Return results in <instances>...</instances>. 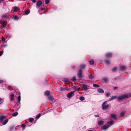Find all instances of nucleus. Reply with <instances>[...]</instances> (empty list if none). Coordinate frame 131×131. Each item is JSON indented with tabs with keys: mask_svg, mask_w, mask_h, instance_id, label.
<instances>
[{
	"mask_svg": "<svg viewBox=\"0 0 131 131\" xmlns=\"http://www.w3.org/2000/svg\"><path fill=\"white\" fill-rule=\"evenodd\" d=\"M114 121L112 120H110V121L107 122V124H106L102 127V129L104 130H106L113 124Z\"/></svg>",
	"mask_w": 131,
	"mask_h": 131,
	"instance_id": "obj_1",
	"label": "nucleus"
},
{
	"mask_svg": "<svg viewBox=\"0 0 131 131\" xmlns=\"http://www.w3.org/2000/svg\"><path fill=\"white\" fill-rule=\"evenodd\" d=\"M107 102V101H105L102 104V107L103 110H105L108 107V105L106 104Z\"/></svg>",
	"mask_w": 131,
	"mask_h": 131,
	"instance_id": "obj_2",
	"label": "nucleus"
},
{
	"mask_svg": "<svg viewBox=\"0 0 131 131\" xmlns=\"http://www.w3.org/2000/svg\"><path fill=\"white\" fill-rule=\"evenodd\" d=\"M7 21L6 20H1V28H5L7 25Z\"/></svg>",
	"mask_w": 131,
	"mask_h": 131,
	"instance_id": "obj_3",
	"label": "nucleus"
},
{
	"mask_svg": "<svg viewBox=\"0 0 131 131\" xmlns=\"http://www.w3.org/2000/svg\"><path fill=\"white\" fill-rule=\"evenodd\" d=\"M82 71L81 69H80L79 71L77 73V75L78 76V77L79 79H81L82 78Z\"/></svg>",
	"mask_w": 131,
	"mask_h": 131,
	"instance_id": "obj_4",
	"label": "nucleus"
},
{
	"mask_svg": "<svg viewBox=\"0 0 131 131\" xmlns=\"http://www.w3.org/2000/svg\"><path fill=\"white\" fill-rule=\"evenodd\" d=\"M74 91L71 92L70 93H69L68 94L67 96L69 99L71 98L74 96Z\"/></svg>",
	"mask_w": 131,
	"mask_h": 131,
	"instance_id": "obj_5",
	"label": "nucleus"
},
{
	"mask_svg": "<svg viewBox=\"0 0 131 131\" xmlns=\"http://www.w3.org/2000/svg\"><path fill=\"white\" fill-rule=\"evenodd\" d=\"M89 86L85 84H84L82 86V88L83 89V90L85 91H86L88 89H89Z\"/></svg>",
	"mask_w": 131,
	"mask_h": 131,
	"instance_id": "obj_6",
	"label": "nucleus"
},
{
	"mask_svg": "<svg viewBox=\"0 0 131 131\" xmlns=\"http://www.w3.org/2000/svg\"><path fill=\"white\" fill-rule=\"evenodd\" d=\"M8 119H6L4 121H2V122H1V125L2 126L5 125L8 122Z\"/></svg>",
	"mask_w": 131,
	"mask_h": 131,
	"instance_id": "obj_7",
	"label": "nucleus"
},
{
	"mask_svg": "<svg viewBox=\"0 0 131 131\" xmlns=\"http://www.w3.org/2000/svg\"><path fill=\"white\" fill-rule=\"evenodd\" d=\"M125 95H123L121 96H119L117 99L118 100H123L125 98Z\"/></svg>",
	"mask_w": 131,
	"mask_h": 131,
	"instance_id": "obj_8",
	"label": "nucleus"
},
{
	"mask_svg": "<svg viewBox=\"0 0 131 131\" xmlns=\"http://www.w3.org/2000/svg\"><path fill=\"white\" fill-rule=\"evenodd\" d=\"M126 68L124 66H121L119 67V70L121 71L126 70Z\"/></svg>",
	"mask_w": 131,
	"mask_h": 131,
	"instance_id": "obj_9",
	"label": "nucleus"
},
{
	"mask_svg": "<svg viewBox=\"0 0 131 131\" xmlns=\"http://www.w3.org/2000/svg\"><path fill=\"white\" fill-rule=\"evenodd\" d=\"M2 17L7 19L9 17V15L8 14H5L3 15L2 16Z\"/></svg>",
	"mask_w": 131,
	"mask_h": 131,
	"instance_id": "obj_10",
	"label": "nucleus"
},
{
	"mask_svg": "<svg viewBox=\"0 0 131 131\" xmlns=\"http://www.w3.org/2000/svg\"><path fill=\"white\" fill-rule=\"evenodd\" d=\"M63 81L65 83L68 84L70 82V80L68 78L64 79L63 80Z\"/></svg>",
	"mask_w": 131,
	"mask_h": 131,
	"instance_id": "obj_11",
	"label": "nucleus"
},
{
	"mask_svg": "<svg viewBox=\"0 0 131 131\" xmlns=\"http://www.w3.org/2000/svg\"><path fill=\"white\" fill-rule=\"evenodd\" d=\"M42 4V2L41 1H38L36 3V5L38 7L41 6Z\"/></svg>",
	"mask_w": 131,
	"mask_h": 131,
	"instance_id": "obj_12",
	"label": "nucleus"
},
{
	"mask_svg": "<svg viewBox=\"0 0 131 131\" xmlns=\"http://www.w3.org/2000/svg\"><path fill=\"white\" fill-rule=\"evenodd\" d=\"M111 117L112 118H113L115 120L117 119V118L116 115L114 114H112L111 115Z\"/></svg>",
	"mask_w": 131,
	"mask_h": 131,
	"instance_id": "obj_13",
	"label": "nucleus"
},
{
	"mask_svg": "<svg viewBox=\"0 0 131 131\" xmlns=\"http://www.w3.org/2000/svg\"><path fill=\"white\" fill-rule=\"evenodd\" d=\"M2 114V113H1V122H2L3 120L4 119H5L6 117V116H2V115L1 114Z\"/></svg>",
	"mask_w": 131,
	"mask_h": 131,
	"instance_id": "obj_14",
	"label": "nucleus"
},
{
	"mask_svg": "<svg viewBox=\"0 0 131 131\" xmlns=\"http://www.w3.org/2000/svg\"><path fill=\"white\" fill-rule=\"evenodd\" d=\"M97 91L100 93H103L104 92L103 90L101 89H97Z\"/></svg>",
	"mask_w": 131,
	"mask_h": 131,
	"instance_id": "obj_15",
	"label": "nucleus"
},
{
	"mask_svg": "<svg viewBox=\"0 0 131 131\" xmlns=\"http://www.w3.org/2000/svg\"><path fill=\"white\" fill-rule=\"evenodd\" d=\"M13 8L14 9L15 12H17L19 10V8L17 6H14V7Z\"/></svg>",
	"mask_w": 131,
	"mask_h": 131,
	"instance_id": "obj_16",
	"label": "nucleus"
},
{
	"mask_svg": "<svg viewBox=\"0 0 131 131\" xmlns=\"http://www.w3.org/2000/svg\"><path fill=\"white\" fill-rule=\"evenodd\" d=\"M117 97V96L115 95L114 96H113L110 97L108 100V101H110L112 100L113 99H115Z\"/></svg>",
	"mask_w": 131,
	"mask_h": 131,
	"instance_id": "obj_17",
	"label": "nucleus"
},
{
	"mask_svg": "<svg viewBox=\"0 0 131 131\" xmlns=\"http://www.w3.org/2000/svg\"><path fill=\"white\" fill-rule=\"evenodd\" d=\"M112 53L111 52L107 53L106 54V56L109 57L112 56Z\"/></svg>",
	"mask_w": 131,
	"mask_h": 131,
	"instance_id": "obj_18",
	"label": "nucleus"
},
{
	"mask_svg": "<svg viewBox=\"0 0 131 131\" xmlns=\"http://www.w3.org/2000/svg\"><path fill=\"white\" fill-rule=\"evenodd\" d=\"M89 62L90 65L93 64L94 63V61L93 59H91L89 61Z\"/></svg>",
	"mask_w": 131,
	"mask_h": 131,
	"instance_id": "obj_19",
	"label": "nucleus"
},
{
	"mask_svg": "<svg viewBox=\"0 0 131 131\" xmlns=\"http://www.w3.org/2000/svg\"><path fill=\"white\" fill-rule=\"evenodd\" d=\"M3 89H6L8 88V86L7 85H4L3 86H2Z\"/></svg>",
	"mask_w": 131,
	"mask_h": 131,
	"instance_id": "obj_20",
	"label": "nucleus"
},
{
	"mask_svg": "<svg viewBox=\"0 0 131 131\" xmlns=\"http://www.w3.org/2000/svg\"><path fill=\"white\" fill-rule=\"evenodd\" d=\"M73 89L74 90H75L79 91V87L77 86H75L73 87Z\"/></svg>",
	"mask_w": 131,
	"mask_h": 131,
	"instance_id": "obj_21",
	"label": "nucleus"
},
{
	"mask_svg": "<svg viewBox=\"0 0 131 131\" xmlns=\"http://www.w3.org/2000/svg\"><path fill=\"white\" fill-rule=\"evenodd\" d=\"M104 123V122L102 121H100L98 123V124L100 125H102Z\"/></svg>",
	"mask_w": 131,
	"mask_h": 131,
	"instance_id": "obj_22",
	"label": "nucleus"
},
{
	"mask_svg": "<svg viewBox=\"0 0 131 131\" xmlns=\"http://www.w3.org/2000/svg\"><path fill=\"white\" fill-rule=\"evenodd\" d=\"M10 96H11V98L10 99V100L11 101H12L14 99V95L13 94H11L10 95Z\"/></svg>",
	"mask_w": 131,
	"mask_h": 131,
	"instance_id": "obj_23",
	"label": "nucleus"
},
{
	"mask_svg": "<svg viewBox=\"0 0 131 131\" xmlns=\"http://www.w3.org/2000/svg\"><path fill=\"white\" fill-rule=\"evenodd\" d=\"M125 95V97H129L131 96V94L127 93Z\"/></svg>",
	"mask_w": 131,
	"mask_h": 131,
	"instance_id": "obj_24",
	"label": "nucleus"
},
{
	"mask_svg": "<svg viewBox=\"0 0 131 131\" xmlns=\"http://www.w3.org/2000/svg\"><path fill=\"white\" fill-rule=\"evenodd\" d=\"M85 64L81 65L79 67H80L81 69H84L85 67Z\"/></svg>",
	"mask_w": 131,
	"mask_h": 131,
	"instance_id": "obj_25",
	"label": "nucleus"
},
{
	"mask_svg": "<svg viewBox=\"0 0 131 131\" xmlns=\"http://www.w3.org/2000/svg\"><path fill=\"white\" fill-rule=\"evenodd\" d=\"M30 12V11L29 10H27L25 12V14L26 15H28L29 13Z\"/></svg>",
	"mask_w": 131,
	"mask_h": 131,
	"instance_id": "obj_26",
	"label": "nucleus"
},
{
	"mask_svg": "<svg viewBox=\"0 0 131 131\" xmlns=\"http://www.w3.org/2000/svg\"><path fill=\"white\" fill-rule=\"evenodd\" d=\"M13 18L14 20H18V18L17 16L16 15H15L13 17Z\"/></svg>",
	"mask_w": 131,
	"mask_h": 131,
	"instance_id": "obj_27",
	"label": "nucleus"
},
{
	"mask_svg": "<svg viewBox=\"0 0 131 131\" xmlns=\"http://www.w3.org/2000/svg\"><path fill=\"white\" fill-rule=\"evenodd\" d=\"M48 99L50 101H53V97L52 96H50L49 97Z\"/></svg>",
	"mask_w": 131,
	"mask_h": 131,
	"instance_id": "obj_28",
	"label": "nucleus"
},
{
	"mask_svg": "<svg viewBox=\"0 0 131 131\" xmlns=\"http://www.w3.org/2000/svg\"><path fill=\"white\" fill-rule=\"evenodd\" d=\"M125 112L123 111L121 112L120 114V115L121 117H123L125 114Z\"/></svg>",
	"mask_w": 131,
	"mask_h": 131,
	"instance_id": "obj_29",
	"label": "nucleus"
},
{
	"mask_svg": "<svg viewBox=\"0 0 131 131\" xmlns=\"http://www.w3.org/2000/svg\"><path fill=\"white\" fill-rule=\"evenodd\" d=\"M117 69V68L115 67L112 70V71L114 72L116 71Z\"/></svg>",
	"mask_w": 131,
	"mask_h": 131,
	"instance_id": "obj_30",
	"label": "nucleus"
},
{
	"mask_svg": "<svg viewBox=\"0 0 131 131\" xmlns=\"http://www.w3.org/2000/svg\"><path fill=\"white\" fill-rule=\"evenodd\" d=\"M44 93L45 95H48L50 94V92L47 91L45 92Z\"/></svg>",
	"mask_w": 131,
	"mask_h": 131,
	"instance_id": "obj_31",
	"label": "nucleus"
},
{
	"mask_svg": "<svg viewBox=\"0 0 131 131\" xmlns=\"http://www.w3.org/2000/svg\"><path fill=\"white\" fill-rule=\"evenodd\" d=\"M59 90L60 91H65L66 90L65 88H63L62 87H60L59 88Z\"/></svg>",
	"mask_w": 131,
	"mask_h": 131,
	"instance_id": "obj_32",
	"label": "nucleus"
},
{
	"mask_svg": "<svg viewBox=\"0 0 131 131\" xmlns=\"http://www.w3.org/2000/svg\"><path fill=\"white\" fill-rule=\"evenodd\" d=\"M18 114V113L17 112H15L13 113L12 114V116H16Z\"/></svg>",
	"mask_w": 131,
	"mask_h": 131,
	"instance_id": "obj_33",
	"label": "nucleus"
},
{
	"mask_svg": "<svg viewBox=\"0 0 131 131\" xmlns=\"http://www.w3.org/2000/svg\"><path fill=\"white\" fill-rule=\"evenodd\" d=\"M105 63L107 64L108 65L110 64V61L108 60H106L105 61Z\"/></svg>",
	"mask_w": 131,
	"mask_h": 131,
	"instance_id": "obj_34",
	"label": "nucleus"
},
{
	"mask_svg": "<svg viewBox=\"0 0 131 131\" xmlns=\"http://www.w3.org/2000/svg\"><path fill=\"white\" fill-rule=\"evenodd\" d=\"M93 87H97L98 88H99L100 87V86L99 85H98L96 84H93Z\"/></svg>",
	"mask_w": 131,
	"mask_h": 131,
	"instance_id": "obj_35",
	"label": "nucleus"
},
{
	"mask_svg": "<svg viewBox=\"0 0 131 131\" xmlns=\"http://www.w3.org/2000/svg\"><path fill=\"white\" fill-rule=\"evenodd\" d=\"M21 97L20 95H19L18 97V102H20V101Z\"/></svg>",
	"mask_w": 131,
	"mask_h": 131,
	"instance_id": "obj_36",
	"label": "nucleus"
},
{
	"mask_svg": "<svg viewBox=\"0 0 131 131\" xmlns=\"http://www.w3.org/2000/svg\"><path fill=\"white\" fill-rule=\"evenodd\" d=\"M34 118H30L29 119V122H32L33 121H34Z\"/></svg>",
	"mask_w": 131,
	"mask_h": 131,
	"instance_id": "obj_37",
	"label": "nucleus"
},
{
	"mask_svg": "<svg viewBox=\"0 0 131 131\" xmlns=\"http://www.w3.org/2000/svg\"><path fill=\"white\" fill-rule=\"evenodd\" d=\"M89 79H92L94 78L93 77L91 74H90L89 75Z\"/></svg>",
	"mask_w": 131,
	"mask_h": 131,
	"instance_id": "obj_38",
	"label": "nucleus"
},
{
	"mask_svg": "<svg viewBox=\"0 0 131 131\" xmlns=\"http://www.w3.org/2000/svg\"><path fill=\"white\" fill-rule=\"evenodd\" d=\"M21 127L22 128H24V129H23V130L26 127V125L25 124H22L21 125Z\"/></svg>",
	"mask_w": 131,
	"mask_h": 131,
	"instance_id": "obj_39",
	"label": "nucleus"
},
{
	"mask_svg": "<svg viewBox=\"0 0 131 131\" xmlns=\"http://www.w3.org/2000/svg\"><path fill=\"white\" fill-rule=\"evenodd\" d=\"M103 80L104 81L106 82H107L108 81V79L107 78H104L103 79Z\"/></svg>",
	"mask_w": 131,
	"mask_h": 131,
	"instance_id": "obj_40",
	"label": "nucleus"
},
{
	"mask_svg": "<svg viewBox=\"0 0 131 131\" xmlns=\"http://www.w3.org/2000/svg\"><path fill=\"white\" fill-rule=\"evenodd\" d=\"M41 114H38L36 117V118L38 119L40 116H41Z\"/></svg>",
	"mask_w": 131,
	"mask_h": 131,
	"instance_id": "obj_41",
	"label": "nucleus"
},
{
	"mask_svg": "<svg viewBox=\"0 0 131 131\" xmlns=\"http://www.w3.org/2000/svg\"><path fill=\"white\" fill-rule=\"evenodd\" d=\"M84 98L83 96H81L80 98V100L81 101H83L84 100Z\"/></svg>",
	"mask_w": 131,
	"mask_h": 131,
	"instance_id": "obj_42",
	"label": "nucleus"
},
{
	"mask_svg": "<svg viewBox=\"0 0 131 131\" xmlns=\"http://www.w3.org/2000/svg\"><path fill=\"white\" fill-rule=\"evenodd\" d=\"M45 0V3L46 4H47L50 2V1L49 0Z\"/></svg>",
	"mask_w": 131,
	"mask_h": 131,
	"instance_id": "obj_43",
	"label": "nucleus"
},
{
	"mask_svg": "<svg viewBox=\"0 0 131 131\" xmlns=\"http://www.w3.org/2000/svg\"><path fill=\"white\" fill-rule=\"evenodd\" d=\"M2 41L3 42H5V38L3 37H2Z\"/></svg>",
	"mask_w": 131,
	"mask_h": 131,
	"instance_id": "obj_44",
	"label": "nucleus"
},
{
	"mask_svg": "<svg viewBox=\"0 0 131 131\" xmlns=\"http://www.w3.org/2000/svg\"><path fill=\"white\" fill-rule=\"evenodd\" d=\"M72 80L73 81H74L76 80V78L75 76L73 77L72 78Z\"/></svg>",
	"mask_w": 131,
	"mask_h": 131,
	"instance_id": "obj_45",
	"label": "nucleus"
},
{
	"mask_svg": "<svg viewBox=\"0 0 131 131\" xmlns=\"http://www.w3.org/2000/svg\"><path fill=\"white\" fill-rule=\"evenodd\" d=\"M110 93H108L106 94V95L107 97H108L110 96Z\"/></svg>",
	"mask_w": 131,
	"mask_h": 131,
	"instance_id": "obj_46",
	"label": "nucleus"
},
{
	"mask_svg": "<svg viewBox=\"0 0 131 131\" xmlns=\"http://www.w3.org/2000/svg\"><path fill=\"white\" fill-rule=\"evenodd\" d=\"M94 116L96 117H99V115L98 114H96V115H94Z\"/></svg>",
	"mask_w": 131,
	"mask_h": 131,
	"instance_id": "obj_47",
	"label": "nucleus"
},
{
	"mask_svg": "<svg viewBox=\"0 0 131 131\" xmlns=\"http://www.w3.org/2000/svg\"><path fill=\"white\" fill-rule=\"evenodd\" d=\"M31 1L34 3H35L36 2V0H31Z\"/></svg>",
	"mask_w": 131,
	"mask_h": 131,
	"instance_id": "obj_48",
	"label": "nucleus"
},
{
	"mask_svg": "<svg viewBox=\"0 0 131 131\" xmlns=\"http://www.w3.org/2000/svg\"><path fill=\"white\" fill-rule=\"evenodd\" d=\"M71 68L73 69H74L75 68V67L74 66H71Z\"/></svg>",
	"mask_w": 131,
	"mask_h": 131,
	"instance_id": "obj_49",
	"label": "nucleus"
},
{
	"mask_svg": "<svg viewBox=\"0 0 131 131\" xmlns=\"http://www.w3.org/2000/svg\"><path fill=\"white\" fill-rule=\"evenodd\" d=\"M3 52L2 51H1V56L3 54Z\"/></svg>",
	"mask_w": 131,
	"mask_h": 131,
	"instance_id": "obj_50",
	"label": "nucleus"
},
{
	"mask_svg": "<svg viewBox=\"0 0 131 131\" xmlns=\"http://www.w3.org/2000/svg\"><path fill=\"white\" fill-rule=\"evenodd\" d=\"M0 100H1V103H2L3 102V100H2V99H0Z\"/></svg>",
	"mask_w": 131,
	"mask_h": 131,
	"instance_id": "obj_51",
	"label": "nucleus"
},
{
	"mask_svg": "<svg viewBox=\"0 0 131 131\" xmlns=\"http://www.w3.org/2000/svg\"><path fill=\"white\" fill-rule=\"evenodd\" d=\"M117 88H118L117 87H115V88H114V89H117Z\"/></svg>",
	"mask_w": 131,
	"mask_h": 131,
	"instance_id": "obj_52",
	"label": "nucleus"
},
{
	"mask_svg": "<svg viewBox=\"0 0 131 131\" xmlns=\"http://www.w3.org/2000/svg\"><path fill=\"white\" fill-rule=\"evenodd\" d=\"M44 8H42L41 9V11H42L43 10H44Z\"/></svg>",
	"mask_w": 131,
	"mask_h": 131,
	"instance_id": "obj_53",
	"label": "nucleus"
},
{
	"mask_svg": "<svg viewBox=\"0 0 131 131\" xmlns=\"http://www.w3.org/2000/svg\"><path fill=\"white\" fill-rule=\"evenodd\" d=\"M3 82V81L2 80H1V81H0V82H1V83H2Z\"/></svg>",
	"mask_w": 131,
	"mask_h": 131,
	"instance_id": "obj_54",
	"label": "nucleus"
},
{
	"mask_svg": "<svg viewBox=\"0 0 131 131\" xmlns=\"http://www.w3.org/2000/svg\"><path fill=\"white\" fill-rule=\"evenodd\" d=\"M6 46V45H5L4 46H3V45H2L1 46V47H5Z\"/></svg>",
	"mask_w": 131,
	"mask_h": 131,
	"instance_id": "obj_55",
	"label": "nucleus"
},
{
	"mask_svg": "<svg viewBox=\"0 0 131 131\" xmlns=\"http://www.w3.org/2000/svg\"><path fill=\"white\" fill-rule=\"evenodd\" d=\"M88 131H93L92 130H88Z\"/></svg>",
	"mask_w": 131,
	"mask_h": 131,
	"instance_id": "obj_56",
	"label": "nucleus"
},
{
	"mask_svg": "<svg viewBox=\"0 0 131 131\" xmlns=\"http://www.w3.org/2000/svg\"><path fill=\"white\" fill-rule=\"evenodd\" d=\"M0 1H1V2H2L3 1H2L1 0Z\"/></svg>",
	"mask_w": 131,
	"mask_h": 131,
	"instance_id": "obj_57",
	"label": "nucleus"
}]
</instances>
